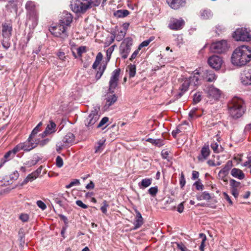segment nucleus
<instances>
[{
  "instance_id": "f257e3e1",
  "label": "nucleus",
  "mask_w": 251,
  "mask_h": 251,
  "mask_svg": "<svg viewBox=\"0 0 251 251\" xmlns=\"http://www.w3.org/2000/svg\"><path fill=\"white\" fill-rule=\"evenodd\" d=\"M72 21V14L67 12H64L59 24L55 26L50 27L49 30L54 36L64 40L68 36V30L70 28Z\"/></svg>"
},
{
  "instance_id": "f03ea898",
  "label": "nucleus",
  "mask_w": 251,
  "mask_h": 251,
  "mask_svg": "<svg viewBox=\"0 0 251 251\" xmlns=\"http://www.w3.org/2000/svg\"><path fill=\"white\" fill-rule=\"evenodd\" d=\"M251 60V48L243 45L236 48L231 55V62L235 66L242 67Z\"/></svg>"
},
{
  "instance_id": "7ed1b4c3",
  "label": "nucleus",
  "mask_w": 251,
  "mask_h": 251,
  "mask_svg": "<svg viewBox=\"0 0 251 251\" xmlns=\"http://www.w3.org/2000/svg\"><path fill=\"white\" fill-rule=\"evenodd\" d=\"M243 100L240 98L234 97L229 102L228 107L230 115L234 118H238L244 113L242 106Z\"/></svg>"
},
{
  "instance_id": "20e7f679",
  "label": "nucleus",
  "mask_w": 251,
  "mask_h": 251,
  "mask_svg": "<svg viewBox=\"0 0 251 251\" xmlns=\"http://www.w3.org/2000/svg\"><path fill=\"white\" fill-rule=\"evenodd\" d=\"M200 74V73L198 70H195L193 76L182 79V84L179 87V89L182 94L188 90L190 86H196L200 84L199 77Z\"/></svg>"
},
{
  "instance_id": "39448f33",
  "label": "nucleus",
  "mask_w": 251,
  "mask_h": 251,
  "mask_svg": "<svg viewBox=\"0 0 251 251\" xmlns=\"http://www.w3.org/2000/svg\"><path fill=\"white\" fill-rule=\"evenodd\" d=\"M93 0H73L71 1V8L76 13H83L89 8Z\"/></svg>"
},
{
  "instance_id": "423d86ee",
  "label": "nucleus",
  "mask_w": 251,
  "mask_h": 251,
  "mask_svg": "<svg viewBox=\"0 0 251 251\" xmlns=\"http://www.w3.org/2000/svg\"><path fill=\"white\" fill-rule=\"evenodd\" d=\"M236 41L249 42L251 40V31L246 28H237L233 33Z\"/></svg>"
},
{
  "instance_id": "0eeeda50",
  "label": "nucleus",
  "mask_w": 251,
  "mask_h": 251,
  "mask_svg": "<svg viewBox=\"0 0 251 251\" xmlns=\"http://www.w3.org/2000/svg\"><path fill=\"white\" fill-rule=\"evenodd\" d=\"M229 48V45L227 41L226 40H222L212 43L210 46V50L213 52L222 53L227 51Z\"/></svg>"
},
{
  "instance_id": "6e6552de",
  "label": "nucleus",
  "mask_w": 251,
  "mask_h": 251,
  "mask_svg": "<svg viewBox=\"0 0 251 251\" xmlns=\"http://www.w3.org/2000/svg\"><path fill=\"white\" fill-rule=\"evenodd\" d=\"M132 45V40L130 38H126L120 47V53L122 58L126 59L127 57Z\"/></svg>"
},
{
  "instance_id": "1a4fd4ad",
  "label": "nucleus",
  "mask_w": 251,
  "mask_h": 251,
  "mask_svg": "<svg viewBox=\"0 0 251 251\" xmlns=\"http://www.w3.org/2000/svg\"><path fill=\"white\" fill-rule=\"evenodd\" d=\"M100 108L95 107L90 114L89 115L88 118L85 121V126L90 129L93 127V126L96 123L100 118Z\"/></svg>"
},
{
  "instance_id": "9d476101",
  "label": "nucleus",
  "mask_w": 251,
  "mask_h": 251,
  "mask_svg": "<svg viewBox=\"0 0 251 251\" xmlns=\"http://www.w3.org/2000/svg\"><path fill=\"white\" fill-rule=\"evenodd\" d=\"M120 70L118 69L115 70L112 73V75L109 82L108 88V91L111 93L114 92V90L117 86L120 75Z\"/></svg>"
},
{
  "instance_id": "9b49d317",
  "label": "nucleus",
  "mask_w": 251,
  "mask_h": 251,
  "mask_svg": "<svg viewBox=\"0 0 251 251\" xmlns=\"http://www.w3.org/2000/svg\"><path fill=\"white\" fill-rule=\"evenodd\" d=\"M37 145V143H36L35 140H34L33 138L29 136L26 142L17 145L16 147L17 148L18 151L23 150L25 151H29L35 148Z\"/></svg>"
},
{
  "instance_id": "f8f14e48",
  "label": "nucleus",
  "mask_w": 251,
  "mask_h": 251,
  "mask_svg": "<svg viewBox=\"0 0 251 251\" xmlns=\"http://www.w3.org/2000/svg\"><path fill=\"white\" fill-rule=\"evenodd\" d=\"M184 25L185 22L181 18L179 19L172 18L169 21L168 27L172 30H178L181 29Z\"/></svg>"
},
{
  "instance_id": "ddd939ff",
  "label": "nucleus",
  "mask_w": 251,
  "mask_h": 251,
  "mask_svg": "<svg viewBox=\"0 0 251 251\" xmlns=\"http://www.w3.org/2000/svg\"><path fill=\"white\" fill-rule=\"evenodd\" d=\"M50 197L60 207H64L66 204L67 199L64 194L61 193H53L50 194Z\"/></svg>"
},
{
  "instance_id": "4468645a",
  "label": "nucleus",
  "mask_w": 251,
  "mask_h": 251,
  "mask_svg": "<svg viewBox=\"0 0 251 251\" xmlns=\"http://www.w3.org/2000/svg\"><path fill=\"white\" fill-rule=\"evenodd\" d=\"M208 63L210 67L217 70L221 68L223 63V60L219 56L213 55L208 58Z\"/></svg>"
},
{
  "instance_id": "2eb2a0df",
  "label": "nucleus",
  "mask_w": 251,
  "mask_h": 251,
  "mask_svg": "<svg viewBox=\"0 0 251 251\" xmlns=\"http://www.w3.org/2000/svg\"><path fill=\"white\" fill-rule=\"evenodd\" d=\"M241 81L245 85H251V68L245 69L241 74Z\"/></svg>"
},
{
  "instance_id": "dca6fc26",
  "label": "nucleus",
  "mask_w": 251,
  "mask_h": 251,
  "mask_svg": "<svg viewBox=\"0 0 251 251\" xmlns=\"http://www.w3.org/2000/svg\"><path fill=\"white\" fill-rule=\"evenodd\" d=\"M12 26L11 24L4 23L2 24V35L5 39H9L12 35Z\"/></svg>"
},
{
  "instance_id": "f3484780",
  "label": "nucleus",
  "mask_w": 251,
  "mask_h": 251,
  "mask_svg": "<svg viewBox=\"0 0 251 251\" xmlns=\"http://www.w3.org/2000/svg\"><path fill=\"white\" fill-rule=\"evenodd\" d=\"M135 212L136 213V216L133 222V224L134 226L133 229L136 230L143 225L144 219L141 213L137 209H135Z\"/></svg>"
},
{
  "instance_id": "a211bd4d",
  "label": "nucleus",
  "mask_w": 251,
  "mask_h": 251,
  "mask_svg": "<svg viewBox=\"0 0 251 251\" xmlns=\"http://www.w3.org/2000/svg\"><path fill=\"white\" fill-rule=\"evenodd\" d=\"M117 100V97L115 94L107 95L104 100V105L103 108L105 110H107Z\"/></svg>"
},
{
  "instance_id": "6ab92c4d",
  "label": "nucleus",
  "mask_w": 251,
  "mask_h": 251,
  "mask_svg": "<svg viewBox=\"0 0 251 251\" xmlns=\"http://www.w3.org/2000/svg\"><path fill=\"white\" fill-rule=\"evenodd\" d=\"M201 74L203 78L206 81L212 82L216 79V76L212 70H204Z\"/></svg>"
},
{
  "instance_id": "aec40b11",
  "label": "nucleus",
  "mask_w": 251,
  "mask_h": 251,
  "mask_svg": "<svg viewBox=\"0 0 251 251\" xmlns=\"http://www.w3.org/2000/svg\"><path fill=\"white\" fill-rule=\"evenodd\" d=\"M207 95L209 97L217 100L221 97V91L219 89L211 86L208 88Z\"/></svg>"
},
{
  "instance_id": "412c9836",
  "label": "nucleus",
  "mask_w": 251,
  "mask_h": 251,
  "mask_svg": "<svg viewBox=\"0 0 251 251\" xmlns=\"http://www.w3.org/2000/svg\"><path fill=\"white\" fill-rule=\"evenodd\" d=\"M27 16L28 17V19L27 20V24H29V28L30 29H34L38 24V14L35 13L34 14H31Z\"/></svg>"
},
{
  "instance_id": "4be33fe9",
  "label": "nucleus",
  "mask_w": 251,
  "mask_h": 251,
  "mask_svg": "<svg viewBox=\"0 0 251 251\" xmlns=\"http://www.w3.org/2000/svg\"><path fill=\"white\" fill-rule=\"evenodd\" d=\"M168 5L174 9H177L183 6L185 3V0H166Z\"/></svg>"
},
{
  "instance_id": "5701e85b",
  "label": "nucleus",
  "mask_w": 251,
  "mask_h": 251,
  "mask_svg": "<svg viewBox=\"0 0 251 251\" xmlns=\"http://www.w3.org/2000/svg\"><path fill=\"white\" fill-rule=\"evenodd\" d=\"M230 174L233 177L239 180H242L245 177V175L243 172L241 170L236 168L231 169Z\"/></svg>"
},
{
  "instance_id": "b1692460",
  "label": "nucleus",
  "mask_w": 251,
  "mask_h": 251,
  "mask_svg": "<svg viewBox=\"0 0 251 251\" xmlns=\"http://www.w3.org/2000/svg\"><path fill=\"white\" fill-rule=\"evenodd\" d=\"M56 125L52 122H50L46 128V130L40 135L42 138H44L47 135L55 131Z\"/></svg>"
},
{
  "instance_id": "393cba45",
  "label": "nucleus",
  "mask_w": 251,
  "mask_h": 251,
  "mask_svg": "<svg viewBox=\"0 0 251 251\" xmlns=\"http://www.w3.org/2000/svg\"><path fill=\"white\" fill-rule=\"evenodd\" d=\"M210 153L208 146H204L201 150V154L198 156L200 161H203L209 156Z\"/></svg>"
},
{
  "instance_id": "a878e982",
  "label": "nucleus",
  "mask_w": 251,
  "mask_h": 251,
  "mask_svg": "<svg viewBox=\"0 0 251 251\" xmlns=\"http://www.w3.org/2000/svg\"><path fill=\"white\" fill-rule=\"evenodd\" d=\"M75 135L69 132L64 137L63 142L66 146H71L75 143Z\"/></svg>"
},
{
  "instance_id": "bb28decb",
  "label": "nucleus",
  "mask_w": 251,
  "mask_h": 251,
  "mask_svg": "<svg viewBox=\"0 0 251 251\" xmlns=\"http://www.w3.org/2000/svg\"><path fill=\"white\" fill-rule=\"evenodd\" d=\"M25 8L27 11V15L37 13L35 3L33 1H27L25 5Z\"/></svg>"
},
{
  "instance_id": "cd10ccee",
  "label": "nucleus",
  "mask_w": 251,
  "mask_h": 251,
  "mask_svg": "<svg viewBox=\"0 0 251 251\" xmlns=\"http://www.w3.org/2000/svg\"><path fill=\"white\" fill-rule=\"evenodd\" d=\"M18 151L17 148L15 147L13 149V150L10 151L6 152L5 155H4L3 158H0L1 160H4L5 161V163L7 161L10 160L11 158H12L15 154Z\"/></svg>"
},
{
  "instance_id": "c85d7f7f",
  "label": "nucleus",
  "mask_w": 251,
  "mask_h": 251,
  "mask_svg": "<svg viewBox=\"0 0 251 251\" xmlns=\"http://www.w3.org/2000/svg\"><path fill=\"white\" fill-rule=\"evenodd\" d=\"M152 179L151 178H146L138 183V186L140 189H144L150 186L151 184Z\"/></svg>"
},
{
  "instance_id": "c756f323",
  "label": "nucleus",
  "mask_w": 251,
  "mask_h": 251,
  "mask_svg": "<svg viewBox=\"0 0 251 251\" xmlns=\"http://www.w3.org/2000/svg\"><path fill=\"white\" fill-rule=\"evenodd\" d=\"M197 199L198 201L201 200H209L211 199V196L209 193L206 191L202 193H198L196 196Z\"/></svg>"
},
{
  "instance_id": "7c9ffc66",
  "label": "nucleus",
  "mask_w": 251,
  "mask_h": 251,
  "mask_svg": "<svg viewBox=\"0 0 251 251\" xmlns=\"http://www.w3.org/2000/svg\"><path fill=\"white\" fill-rule=\"evenodd\" d=\"M129 14V12L127 10L121 9L118 10L114 13L115 16L117 18H124Z\"/></svg>"
},
{
  "instance_id": "2f4dec72",
  "label": "nucleus",
  "mask_w": 251,
  "mask_h": 251,
  "mask_svg": "<svg viewBox=\"0 0 251 251\" xmlns=\"http://www.w3.org/2000/svg\"><path fill=\"white\" fill-rule=\"evenodd\" d=\"M213 14L211 10L208 9H204L201 11V17L203 20H207L211 18Z\"/></svg>"
},
{
  "instance_id": "473e14b6",
  "label": "nucleus",
  "mask_w": 251,
  "mask_h": 251,
  "mask_svg": "<svg viewBox=\"0 0 251 251\" xmlns=\"http://www.w3.org/2000/svg\"><path fill=\"white\" fill-rule=\"evenodd\" d=\"M146 141L158 147H160L164 145L163 140L160 139H154L152 138H148L146 140Z\"/></svg>"
},
{
  "instance_id": "72a5a7b5",
  "label": "nucleus",
  "mask_w": 251,
  "mask_h": 251,
  "mask_svg": "<svg viewBox=\"0 0 251 251\" xmlns=\"http://www.w3.org/2000/svg\"><path fill=\"white\" fill-rule=\"evenodd\" d=\"M241 166L245 167L247 171L251 174V156H248L247 160L242 163Z\"/></svg>"
},
{
  "instance_id": "f704fd0d",
  "label": "nucleus",
  "mask_w": 251,
  "mask_h": 251,
  "mask_svg": "<svg viewBox=\"0 0 251 251\" xmlns=\"http://www.w3.org/2000/svg\"><path fill=\"white\" fill-rule=\"evenodd\" d=\"M228 174V172L223 169L221 170L220 172L218 173V178L219 179H221L224 182H227V176Z\"/></svg>"
},
{
  "instance_id": "c9c22d12",
  "label": "nucleus",
  "mask_w": 251,
  "mask_h": 251,
  "mask_svg": "<svg viewBox=\"0 0 251 251\" xmlns=\"http://www.w3.org/2000/svg\"><path fill=\"white\" fill-rule=\"evenodd\" d=\"M109 121V118L107 117H103L97 125V128L102 127V128H105L108 124H106Z\"/></svg>"
},
{
  "instance_id": "e433bc0d",
  "label": "nucleus",
  "mask_w": 251,
  "mask_h": 251,
  "mask_svg": "<svg viewBox=\"0 0 251 251\" xmlns=\"http://www.w3.org/2000/svg\"><path fill=\"white\" fill-rule=\"evenodd\" d=\"M129 71V75L130 77H134L136 75V66L133 64H130L128 66Z\"/></svg>"
},
{
  "instance_id": "4c0bfd02",
  "label": "nucleus",
  "mask_w": 251,
  "mask_h": 251,
  "mask_svg": "<svg viewBox=\"0 0 251 251\" xmlns=\"http://www.w3.org/2000/svg\"><path fill=\"white\" fill-rule=\"evenodd\" d=\"M37 177L34 175V174L32 173L30 174H29L26 178L24 180L22 184H25L28 182H31L35 180Z\"/></svg>"
},
{
  "instance_id": "58836bf2",
  "label": "nucleus",
  "mask_w": 251,
  "mask_h": 251,
  "mask_svg": "<svg viewBox=\"0 0 251 251\" xmlns=\"http://www.w3.org/2000/svg\"><path fill=\"white\" fill-rule=\"evenodd\" d=\"M105 142V140H100L97 144L98 145L95 147V152H101L103 150V146Z\"/></svg>"
},
{
  "instance_id": "ea45409f",
  "label": "nucleus",
  "mask_w": 251,
  "mask_h": 251,
  "mask_svg": "<svg viewBox=\"0 0 251 251\" xmlns=\"http://www.w3.org/2000/svg\"><path fill=\"white\" fill-rule=\"evenodd\" d=\"M106 68V65H104L102 67H100L99 68V70L97 71V73L96 75V78L97 79H100L102 76L104 70Z\"/></svg>"
},
{
  "instance_id": "a19ab883",
  "label": "nucleus",
  "mask_w": 251,
  "mask_h": 251,
  "mask_svg": "<svg viewBox=\"0 0 251 251\" xmlns=\"http://www.w3.org/2000/svg\"><path fill=\"white\" fill-rule=\"evenodd\" d=\"M200 237L202 238V241L201 242V245L200 246V250L201 251H204V248L205 246V242L206 240V237L205 235L203 233H200L199 234Z\"/></svg>"
},
{
  "instance_id": "79ce46f5",
  "label": "nucleus",
  "mask_w": 251,
  "mask_h": 251,
  "mask_svg": "<svg viewBox=\"0 0 251 251\" xmlns=\"http://www.w3.org/2000/svg\"><path fill=\"white\" fill-rule=\"evenodd\" d=\"M42 126V123L40 122L37 126L33 129L30 136L32 138H34L36 134H37L40 131V128Z\"/></svg>"
},
{
  "instance_id": "37998d69",
  "label": "nucleus",
  "mask_w": 251,
  "mask_h": 251,
  "mask_svg": "<svg viewBox=\"0 0 251 251\" xmlns=\"http://www.w3.org/2000/svg\"><path fill=\"white\" fill-rule=\"evenodd\" d=\"M116 47L115 45H112L110 46L108 49L106 50V58L108 61H109L111 54L113 52L115 47Z\"/></svg>"
},
{
  "instance_id": "c03bdc74",
  "label": "nucleus",
  "mask_w": 251,
  "mask_h": 251,
  "mask_svg": "<svg viewBox=\"0 0 251 251\" xmlns=\"http://www.w3.org/2000/svg\"><path fill=\"white\" fill-rule=\"evenodd\" d=\"M154 38L153 37H151L150 39L144 41L142 42L140 45L139 46V50H141L142 48L148 46L149 44L153 40Z\"/></svg>"
},
{
  "instance_id": "a18cd8bd",
  "label": "nucleus",
  "mask_w": 251,
  "mask_h": 251,
  "mask_svg": "<svg viewBox=\"0 0 251 251\" xmlns=\"http://www.w3.org/2000/svg\"><path fill=\"white\" fill-rule=\"evenodd\" d=\"M201 100V93L200 92L196 93L193 97V102L196 104L199 103Z\"/></svg>"
},
{
  "instance_id": "49530a36",
  "label": "nucleus",
  "mask_w": 251,
  "mask_h": 251,
  "mask_svg": "<svg viewBox=\"0 0 251 251\" xmlns=\"http://www.w3.org/2000/svg\"><path fill=\"white\" fill-rule=\"evenodd\" d=\"M197 111V108L192 109L189 113V116L190 119L197 118L200 116V115L197 114L196 112Z\"/></svg>"
},
{
  "instance_id": "de8ad7c7",
  "label": "nucleus",
  "mask_w": 251,
  "mask_h": 251,
  "mask_svg": "<svg viewBox=\"0 0 251 251\" xmlns=\"http://www.w3.org/2000/svg\"><path fill=\"white\" fill-rule=\"evenodd\" d=\"M158 192L157 186L152 187L148 190V193L152 196L155 197Z\"/></svg>"
},
{
  "instance_id": "09e8293b",
  "label": "nucleus",
  "mask_w": 251,
  "mask_h": 251,
  "mask_svg": "<svg viewBox=\"0 0 251 251\" xmlns=\"http://www.w3.org/2000/svg\"><path fill=\"white\" fill-rule=\"evenodd\" d=\"M50 141V139L49 138H46L44 139H43L42 140H39V139H35L36 143H37V145H39L41 146H44L45 145L47 144Z\"/></svg>"
},
{
  "instance_id": "8fccbe9b",
  "label": "nucleus",
  "mask_w": 251,
  "mask_h": 251,
  "mask_svg": "<svg viewBox=\"0 0 251 251\" xmlns=\"http://www.w3.org/2000/svg\"><path fill=\"white\" fill-rule=\"evenodd\" d=\"M80 184L79 180L77 179H75L72 181L70 184L66 186V188L67 189L70 188L71 187L75 186L78 185Z\"/></svg>"
},
{
  "instance_id": "3c124183",
  "label": "nucleus",
  "mask_w": 251,
  "mask_h": 251,
  "mask_svg": "<svg viewBox=\"0 0 251 251\" xmlns=\"http://www.w3.org/2000/svg\"><path fill=\"white\" fill-rule=\"evenodd\" d=\"M103 205L100 207L101 212L106 214L107 213V209L109 207V205L106 201H104L102 202Z\"/></svg>"
},
{
  "instance_id": "603ef678",
  "label": "nucleus",
  "mask_w": 251,
  "mask_h": 251,
  "mask_svg": "<svg viewBox=\"0 0 251 251\" xmlns=\"http://www.w3.org/2000/svg\"><path fill=\"white\" fill-rule=\"evenodd\" d=\"M19 219L23 222H26L29 220V215L27 214L22 213L20 215Z\"/></svg>"
},
{
  "instance_id": "864d4df0",
  "label": "nucleus",
  "mask_w": 251,
  "mask_h": 251,
  "mask_svg": "<svg viewBox=\"0 0 251 251\" xmlns=\"http://www.w3.org/2000/svg\"><path fill=\"white\" fill-rule=\"evenodd\" d=\"M225 30V28L223 25H218L215 27V32L218 34L219 35L220 33H222Z\"/></svg>"
},
{
  "instance_id": "5fc2aeb1",
  "label": "nucleus",
  "mask_w": 251,
  "mask_h": 251,
  "mask_svg": "<svg viewBox=\"0 0 251 251\" xmlns=\"http://www.w3.org/2000/svg\"><path fill=\"white\" fill-rule=\"evenodd\" d=\"M86 51V48L84 46H81L77 48V52L79 56H81L82 53Z\"/></svg>"
},
{
  "instance_id": "6e6d98bb",
  "label": "nucleus",
  "mask_w": 251,
  "mask_h": 251,
  "mask_svg": "<svg viewBox=\"0 0 251 251\" xmlns=\"http://www.w3.org/2000/svg\"><path fill=\"white\" fill-rule=\"evenodd\" d=\"M211 148L215 152H219L220 151L219 145L217 143L214 142L211 143Z\"/></svg>"
},
{
  "instance_id": "4d7b16f0",
  "label": "nucleus",
  "mask_w": 251,
  "mask_h": 251,
  "mask_svg": "<svg viewBox=\"0 0 251 251\" xmlns=\"http://www.w3.org/2000/svg\"><path fill=\"white\" fill-rule=\"evenodd\" d=\"M37 206L40 208L42 210H44L47 208L46 204L42 201H38L36 202Z\"/></svg>"
},
{
  "instance_id": "13d9d810",
  "label": "nucleus",
  "mask_w": 251,
  "mask_h": 251,
  "mask_svg": "<svg viewBox=\"0 0 251 251\" xmlns=\"http://www.w3.org/2000/svg\"><path fill=\"white\" fill-rule=\"evenodd\" d=\"M56 165L59 168L61 167L63 165V160L59 156H58L56 158Z\"/></svg>"
},
{
  "instance_id": "bf43d9fd",
  "label": "nucleus",
  "mask_w": 251,
  "mask_h": 251,
  "mask_svg": "<svg viewBox=\"0 0 251 251\" xmlns=\"http://www.w3.org/2000/svg\"><path fill=\"white\" fill-rule=\"evenodd\" d=\"M185 183H186V181H185L184 175L183 174V173H182L181 174V176H180V180H179V184H180L181 187L183 188L185 186Z\"/></svg>"
},
{
  "instance_id": "052dcab7",
  "label": "nucleus",
  "mask_w": 251,
  "mask_h": 251,
  "mask_svg": "<svg viewBox=\"0 0 251 251\" xmlns=\"http://www.w3.org/2000/svg\"><path fill=\"white\" fill-rule=\"evenodd\" d=\"M57 55L58 58L62 61H65L67 58V56L65 55V53L62 51H58L57 53Z\"/></svg>"
},
{
  "instance_id": "680f3d73",
  "label": "nucleus",
  "mask_w": 251,
  "mask_h": 251,
  "mask_svg": "<svg viewBox=\"0 0 251 251\" xmlns=\"http://www.w3.org/2000/svg\"><path fill=\"white\" fill-rule=\"evenodd\" d=\"M232 161H228L226 162L225 166L223 169L228 172L229 170L232 167Z\"/></svg>"
},
{
  "instance_id": "e2e57ef3",
  "label": "nucleus",
  "mask_w": 251,
  "mask_h": 251,
  "mask_svg": "<svg viewBox=\"0 0 251 251\" xmlns=\"http://www.w3.org/2000/svg\"><path fill=\"white\" fill-rule=\"evenodd\" d=\"M230 184L231 186L232 187V189L238 187L240 185V182H238L236 181L235 180L232 179L230 180Z\"/></svg>"
},
{
  "instance_id": "0e129e2a",
  "label": "nucleus",
  "mask_w": 251,
  "mask_h": 251,
  "mask_svg": "<svg viewBox=\"0 0 251 251\" xmlns=\"http://www.w3.org/2000/svg\"><path fill=\"white\" fill-rule=\"evenodd\" d=\"M76 204L83 209H86L88 208V205L83 203V202L80 200H77L75 202Z\"/></svg>"
},
{
  "instance_id": "69168bd1",
  "label": "nucleus",
  "mask_w": 251,
  "mask_h": 251,
  "mask_svg": "<svg viewBox=\"0 0 251 251\" xmlns=\"http://www.w3.org/2000/svg\"><path fill=\"white\" fill-rule=\"evenodd\" d=\"M194 185L196 186L197 190H201L203 189V186L200 181H196L194 183Z\"/></svg>"
},
{
  "instance_id": "338daca9",
  "label": "nucleus",
  "mask_w": 251,
  "mask_h": 251,
  "mask_svg": "<svg viewBox=\"0 0 251 251\" xmlns=\"http://www.w3.org/2000/svg\"><path fill=\"white\" fill-rule=\"evenodd\" d=\"M140 50H139V48H138L136 50H135L133 52V53L132 54V55L129 59L130 61H132L133 59H134L136 57L137 55L139 53Z\"/></svg>"
},
{
  "instance_id": "774afa93",
  "label": "nucleus",
  "mask_w": 251,
  "mask_h": 251,
  "mask_svg": "<svg viewBox=\"0 0 251 251\" xmlns=\"http://www.w3.org/2000/svg\"><path fill=\"white\" fill-rule=\"evenodd\" d=\"M176 244H177V247L179 250H180L181 251H187V249H186V247L184 246V245L183 243H176Z\"/></svg>"
}]
</instances>
